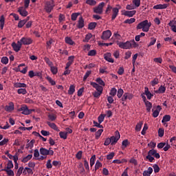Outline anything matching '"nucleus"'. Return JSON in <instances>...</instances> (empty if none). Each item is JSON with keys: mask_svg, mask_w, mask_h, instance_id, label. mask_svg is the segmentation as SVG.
Returning a JSON list of instances; mask_svg holds the SVG:
<instances>
[{"mask_svg": "<svg viewBox=\"0 0 176 176\" xmlns=\"http://www.w3.org/2000/svg\"><path fill=\"white\" fill-rule=\"evenodd\" d=\"M133 3L136 8H140L141 5V0H133Z\"/></svg>", "mask_w": 176, "mask_h": 176, "instance_id": "51", "label": "nucleus"}, {"mask_svg": "<svg viewBox=\"0 0 176 176\" xmlns=\"http://www.w3.org/2000/svg\"><path fill=\"white\" fill-rule=\"evenodd\" d=\"M124 23V24H133V23H135V19L131 18L130 19H126Z\"/></svg>", "mask_w": 176, "mask_h": 176, "instance_id": "43", "label": "nucleus"}, {"mask_svg": "<svg viewBox=\"0 0 176 176\" xmlns=\"http://www.w3.org/2000/svg\"><path fill=\"white\" fill-rule=\"evenodd\" d=\"M104 60L108 63H114L113 58H112V54L111 53H106L104 55Z\"/></svg>", "mask_w": 176, "mask_h": 176, "instance_id": "14", "label": "nucleus"}, {"mask_svg": "<svg viewBox=\"0 0 176 176\" xmlns=\"http://www.w3.org/2000/svg\"><path fill=\"white\" fill-rule=\"evenodd\" d=\"M44 60H45V63H46L47 64H48V65H49L50 67H52V65H53V62L50 61V59L49 58L45 57V58H44Z\"/></svg>", "mask_w": 176, "mask_h": 176, "instance_id": "58", "label": "nucleus"}, {"mask_svg": "<svg viewBox=\"0 0 176 176\" xmlns=\"http://www.w3.org/2000/svg\"><path fill=\"white\" fill-rule=\"evenodd\" d=\"M144 104L146 105L147 112H151V109H152V103L147 100Z\"/></svg>", "mask_w": 176, "mask_h": 176, "instance_id": "26", "label": "nucleus"}, {"mask_svg": "<svg viewBox=\"0 0 176 176\" xmlns=\"http://www.w3.org/2000/svg\"><path fill=\"white\" fill-rule=\"evenodd\" d=\"M35 144V140H32L30 143H28L26 145V149H28V148H30V149H32L34 148V144Z\"/></svg>", "mask_w": 176, "mask_h": 176, "instance_id": "36", "label": "nucleus"}, {"mask_svg": "<svg viewBox=\"0 0 176 176\" xmlns=\"http://www.w3.org/2000/svg\"><path fill=\"white\" fill-rule=\"evenodd\" d=\"M80 14V12H74L72 14L71 19L72 21H76V19H78V16H79Z\"/></svg>", "mask_w": 176, "mask_h": 176, "instance_id": "32", "label": "nucleus"}, {"mask_svg": "<svg viewBox=\"0 0 176 176\" xmlns=\"http://www.w3.org/2000/svg\"><path fill=\"white\" fill-rule=\"evenodd\" d=\"M1 171H6L7 175L9 176H14V172H13V170L11 169L3 168L1 170Z\"/></svg>", "mask_w": 176, "mask_h": 176, "instance_id": "24", "label": "nucleus"}, {"mask_svg": "<svg viewBox=\"0 0 176 176\" xmlns=\"http://www.w3.org/2000/svg\"><path fill=\"white\" fill-rule=\"evenodd\" d=\"M65 43H67V45H75V42L72 41L70 37H65Z\"/></svg>", "mask_w": 176, "mask_h": 176, "instance_id": "30", "label": "nucleus"}, {"mask_svg": "<svg viewBox=\"0 0 176 176\" xmlns=\"http://www.w3.org/2000/svg\"><path fill=\"white\" fill-rule=\"evenodd\" d=\"M19 112H21L23 115H30V113H32V112H35V109H28V107L27 106L22 107L20 109H19Z\"/></svg>", "mask_w": 176, "mask_h": 176, "instance_id": "7", "label": "nucleus"}, {"mask_svg": "<svg viewBox=\"0 0 176 176\" xmlns=\"http://www.w3.org/2000/svg\"><path fill=\"white\" fill-rule=\"evenodd\" d=\"M170 120H171V116L170 115H165L163 117L162 122V123H166V122H170Z\"/></svg>", "mask_w": 176, "mask_h": 176, "instance_id": "28", "label": "nucleus"}, {"mask_svg": "<svg viewBox=\"0 0 176 176\" xmlns=\"http://www.w3.org/2000/svg\"><path fill=\"white\" fill-rule=\"evenodd\" d=\"M135 13H137V11L135 10L125 11L122 14H124V16H127L128 17H133Z\"/></svg>", "mask_w": 176, "mask_h": 176, "instance_id": "20", "label": "nucleus"}, {"mask_svg": "<svg viewBox=\"0 0 176 176\" xmlns=\"http://www.w3.org/2000/svg\"><path fill=\"white\" fill-rule=\"evenodd\" d=\"M116 93H118V90H116V88H111L110 91V96H111L112 97H115V96H116Z\"/></svg>", "mask_w": 176, "mask_h": 176, "instance_id": "44", "label": "nucleus"}, {"mask_svg": "<svg viewBox=\"0 0 176 176\" xmlns=\"http://www.w3.org/2000/svg\"><path fill=\"white\" fill-rule=\"evenodd\" d=\"M48 118H49L50 120H51L52 122H54V120H56L57 119V116L54 114L48 115Z\"/></svg>", "mask_w": 176, "mask_h": 176, "instance_id": "54", "label": "nucleus"}, {"mask_svg": "<svg viewBox=\"0 0 176 176\" xmlns=\"http://www.w3.org/2000/svg\"><path fill=\"white\" fill-rule=\"evenodd\" d=\"M96 162V155H92V157L90 159V166L91 167H93L94 166V163Z\"/></svg>", "mask_w": 176, "mask_h": 176, "instance_id": "50", "label": "nucleus"}, {"mask_svg": "<svg viewBox=\"0 0 176 176\" xmlns=\"http://www.w3.org/2000/svg\"><path fill=\"white\" fill-rule=\"evenodd\" d=\"M2 64H8V63H9V58H8V57L6 56H3L1 58V60Z\"/></svg>", "mask_w": 176, "mask_h": 176, "instance_id": "52", "label": "nucleus"}, {"mask_svg": "<svg viewBox=\"0 0 176 176\" xmlns=\"http://www.w3.org/2000/svg\"><path fill=\"white\" fill-rule=\"evenodd\" d=\"M25 23H27V20H25V19L20 21L18 23L19 28H23V27H24V24H25Z\"/></svg>", "mask_w": 176, "mask_h": 176, "instance_id": "46", "label": "nucleus"}, {"mask_svg": "<svg viewBox=\"0 0 176 176\" xmlns=\"http://www.w3.org/2000/svg\"><path fill=\"white\" fill-rule=\"evenodd\" d=\"M120 139V133H119V131H116L115 132V136H111L110 138L111 145H116Z\"/></svg>", "mask_w": 176, "mask_h": 176, "instance_id": "4", "label": "nucleus"}, {"mask_svg": "<svg viewBox=\"0 0 176 176\" xmlns=\"http://www.w3.org/2000/svg\"><path fill=\"white\" fill-rule=\"evenodd\" d=\"M86 3L90 6H95L97 4V1L95 0H87Z\"/></svg>", "mask_w": 176, "mask_h": 176, "instance_id": "37", "label": "nucleus"}, {"mask_svg": "<svg viewBox=\"0 0 176 176\" xmlns=\"http://www.w3.org/2000/svg\"><path fill=\"white\" fill-rule=\"evenodd\" d=\"M158 135L159 137L162 138L163 135H164V129L160 128L158 130Z\"/></svg>", "mask_w": 176, "mask_h": 176, "instance_id": "53", "label": "nucleus"}, {"mask_svg": "<svg viewBox=\"0 0 176 176\" xmlns=\"http://www.w3.org/2000/svg\"><path fill=\"white\" fill-rule=\"evenodd\" d=\"M126 162H127V160H126V159H122V160H114L113 161V163H116V164H122V163H126Z\"/></svg>", "mask_w": 176, "mask_h": 176, "instance_id": "35", "label": "nucleus"}, {"mask_svg": "<svg viewBox=\"0 0 176 176\" xmlns=\"http://www.w3.org/2000/svg\"><path fill=\"white\" fill-rule=\"evenodd\" d=\"M18 12L23 17H27V16H28V12L25 10V8H24V7H19L18 8Z\"/></svg>", "mask_w": 176, "mask_h": 176, "instance_id": "11", "label": "nucleus"}, {"mask_svg": "<svg viewBox=\"0 0 176 176\" xmlns=\"http://www.w3.org/2000/svg\"><path fill=\"white\" fill-rule=\"evenodd\" d=\"M113 14L111 16V20H115L116 19L118 14H119V8H112Z\"/></svg>", "mask_w": 176, "mask_h": 176, "instance_id": "17", "label": "nucleus"}, {"mask_svg": "<svg viewBox=\"0 0 176 176\" xmlns=\"http://www.w3.org/2000/svg\"><path fill=\"white\" fill-rule=\"evenodd\" d=\"M3 25H5V16L1 15L0 17V28L1 30H3Z\"/></svg>", "mask_w": 176, "mask_h": 176, "instance_id": "27", "label": "nucleus"}, {"mask_svg": "<svg viewBox=\"0 0 176 176\" xmlns=\"http://www.w3.org/2000/svg\"><path fill=\"white\" fill-rule=\"evenodd\" d=\"M117 45L120 47V49H131V47L133 46V44H131V42L126 41L125 43L124 42H118Z\"/></svg>", "mask_w": 176, "mask_h": 176, "instance_id": "3", "label": "nucleus"}, {"mask_svg": "<svg viewBox=\"0 0 176 176\" xmlns=\"http://www.w3.org/2000/svg\"><path fill=\"white\" fill-rule=\"evenodd\" d=\"M85 27V20H83V17L80 16L78 21L77 28L81 29Z\"/></svg>", "mask_w": 176, "mask_h": 176, "instance_id": "15", "label": "nucleus"}, {"mask_svg": "<svg viewBox=\"0 0 176 176\" xmlns=\"http://www.w3.org/2000/svg\"><path fill=\"white\" fill-rule=\"evenodd\" d=\"M104 131V129H99L98 131L96 132V139L98 140L100 137H101V134H102V132Z\"/></svg>", "mask_w": 176, "mask_h": 176, "instance_id": "38", "label": "nucleus"}, {"mask_svg": "<svg viewBox=\"0 0 176 176\" xmlns=\"http://www.w3.org/2000/svg\"><path fill=\"white\" fill-rule=\"evenodd\" d=\"M151 39V41L150 42L149 45H148V47H149V46H153V45H155V43H156L155 38L152 37Z\"/></svg>", "mask_w": 176, "mask_h": 176, "instance_id": "63", "label": "nucleus"}, {"mask_svg": "<svg viewBox=\"0 0 176 176\" xmlns=\"http://www.w3.org/2000/svg\"><path fill=\"white\" fill-rule=\"evenodd\" d=\"M32 159V154H29L28 156L23 158L22 162L23 163H27L28 160H31Z\"/></svg>", "mask_w": 176, "mask_h": 176, "instance_id": "34", "label": "nucleus"}, {"mask_svg": "<svg viewBox=\"0 0 176 176\" xmlns=\"http://www.w3.org/2000/svg\"><path fill=\"white\" fill-rule=\"evenodd\" d=\"M105 116H107L106 114L100 115L98 118V123H102V122H104V119H105Z\"/></svg>", "mask_w": 176, "mask_h": 176, "instance_id": "39", "label": "nucleus"}, {"mask_svg": "<svg viewBox=\"0 0 176 176\" xmlns=\"http://www.w3.org/2000/svg\"><path fill=\"white\" fill-rule=\"evenodd\" d=\"M96 54H97V51L96 50H90L89 52H88V56H96Z\"/></svg>", "mask_w": 176, "mask_h": 176, "instance_id": "59", "label": "nucleus"}, {"mask_svg": "<svg viewBox=\"0 0 176 176\" xmlns=\"http://www.w3.org/2000/svg\"><path fill=\"white\" fill-rule=\"evenodd\" d=\"M12 47L14 49V52H20V49H21V42L17 41V43L13 42L12 43Z\"/></svg>", "mask_w": 176, "mask_h": 176, "instance_id": "10", "label": "nucleus"}, {"mask_svg": "<svg viewBox=\"0 0 176 176\" xmlns=\"http://www.w3.org/2000/svg\"><path fill=\"white\" fill-rule=\"evenodd\" d=\"M74 93H75V85H70L69 89L68 90V94L71 96L74 94Z\"/></svg>", "mask_w": 176, "mask_h": 176, "instance_id": "33", "label": "nucleus"}, {"mask_svg": "<svg viewBox=\"0 0 176 176\" xmlns=\"http://www.w3.org/2000/svg\"><path fill=\"white\" fill-rule=\"evenodd\" d=\"M40 153L43 156H47V155H50V156H53L54 155V151L52 150V148H50L49 150L42 147L40 148Z\"/></svg>", "mask_w": 176, "mask_h": 176, "instance_id": "2", "label": "nucleus"}, {"mask_svg": "<svg viewBox=\"0 0 176 176\" xmlns=\"http://www.w3.org/2000/svg\"><path fill=\"white\" fill-rule=\"evenodd\" d=\"M104 6H105V3H100L98 6L94 8V12L97 14H102Z\"/></svg>", "mask_w": 176, "mask_h": 176, "instance_id": "6", "label": "nucleus"}, {"mask_svg": "<svg viewBox=\"0 0 176 176\" xmlns=\"http://www.w3.org/2000/svg\"><path fill=\"white\" fill-rule=\"evenodd\" d=\"M5 111H6V112H12V111H14V104L12 102H10L8 105L5 107Z\"/></svg>", "mask_w": 176, "mask_h": 176, "instance_id": "12", "label": "nucleus"}, {"mask_svg": "<svg viewBox=\"0 0 176 176\" xmlns=\"http://www.w3.org/2000/svg\"><path fill=\"white\" fill-rule=\"evenodd\" d=\"M111 35L112 32H111V30L104 31L101 36V39H103V41H107V39H109L111 38Z\"/></svg>", "mask_w": 176, "mask_h": 176, "instance_id": "8", "label": "nucleus"}, {"mask_svg": "<svg viewBox=\"0 0 176 176\" xmlns=\"http://www.w3.org/2000/svg\"><path fill=\"white\" fill-rule=\"evenodd\" d=\"M91 85L97 90L98 92L102 93V90H104L102 86L99 85L96 82H91Z\"/></svg>", "mask_w": 176, "mask_h": 176, "instance_id": "13", "label": "nucleus"}, {"mask_svg": "<svg viewBox=\"0 0 176 176\" xmlns=\"http://www.w3.org/2000/svg\"><path fill=\"white\" fill-rule=\"evenodd\" d=\"M109 144H111V138H106L104 145L105 146H108V145H109Z\"/></svg>", "mask_w": 176, "mask_h": 176, "instance_id": "64", "label": "nucleus"}, {"mask_svg": "<svg viewBox=\"0 0 176 176\" xmlns=\"http://www.w3.org/2000/svg\"><path fill=\"white\" fill-rule=\"evenodd\" d=\"M128 146H129V140H124V141H122V149H124V148H127Z\"/></svg>", "mask_w": 176, "mask_h": 176, "instance_id": "48", "label": "nucleus"}, {"mask_svg": "<svg viewBox=\"0 0 176 176\" xmlns=\"http://www.w3.org/2000/svg\"><path fill=\"white\" fill-rule=\"evenodd\" d=\"M166 92V87H163L162 85H161L158 90L157 91H155V93H157V94H163V93H165Z\"/></svg>", "mask_w": 176, "mask_h": 176, "instance_id": "23", "label": "nucleus"}, {"mask_svg": "<svg viewBox=\"0 0 176 176\" xmlns=\"http://www.w3.org/2000/svg\"><path fill=\"white\" fill-rule=\"evenodd\" d=\"M97 27V23L91 22L88 25V30H94Z\"/></svg>", "mask_w": 176, "mask_h": 176, "instance_id": "29", "label": "nucleus"}, {"mask_svg": "<svg viewBox=\"0 0 176 176\" xmlns=\"http://www.w3.org/2000/svg\"><path fill=\"white\" fill-rule=\"evenodd\" d=\"M47 80L52 86H55L56 85V81H54L53 79H52L50 76L47 77Z\"/></svg>", "mask_w": 176, "mask_h": 176, "instance_id": "61", "label": "nucleus"}, {"mask_svg": "<svg viewBox=\"0 0 176 176\" xmlns=\"http://www.w3.org/2000/svg\"><path fill=\"white\" fill-rule=\"evenodd\" d=\"M14 87H16V89H19V87H27V85L25 83L15 82L14 84Z\"/></svg>", "mask_w": 176, "mask_h": 176, "instance_id": "25", "label": "nucleus"}, {"mask_svg": "<svg viewBox=\"0 0 176 176\" xmlns=\"http://www.w3.org/2000/svg\"><path fill=\"white\" fill-rule=\"evenodd\" d=\"M123 89H119L118 90V94H117V96L118 97V98H121L122 96H123Z\"/></svg>", "mask_w": 176, "mask_h": 176, "instance_id": "62", "label": "nucleus"}, {"mask_svg": "<svg viewBox=\"0 0 176 176\" xmlns=\"http://www.w3.org/2000/svg\"><path fill=\"white\" fill-rule=\"evenodd\" d=\"M159 83V78H155L151 81L152 86H156Z\"/></svg>", "mask_w": 176, "mask_h": 176, "instance_id": "60", "label": "nucleus"}, {"mask_svg": "<svg viewBox=\"0 0 176 176\" xmlns=\"http://www.w3.org/2000/svg\"><path fill=\"white\" fill-rule=\"evenodd\" d=\"M153 173V168L149 167L147 170L143 172V176H151V174Z\"/></svg>", "mask_w": 176, "mask_h": 176, "instance_id": "22", "label": "nucleus"}, {"mask_svg": "<svg viewBox=\"0 0 176 176\" xmlns=\"http://www.w3.org/2000/svg\"><path fill=\"white\" fill-rule=\"evenodd\" d=\"M25 170L28 174H34V172L32 171V169H31V168H25V170H23V174H26Z\"/></svg>", "mask_w": 176, "mask_h": 176, "instance_id": "56", "label": "nucleus"}, {"mask_svg": "<svg viewBox=\"0 0 176 176\" xmlns=\"http://www.w3.org/2000/svg\"><path fill=\"white\" fill-rule=\"evenodd\" d=\"M59 135H60V138H63V140H67V132L60 131L59 133Z\"/></svg>", "mask_w": 176, "mask_h": 176, "instance_id": "45", "label": "nucleus"}, {"mask_svg": "<svg viewBox=\"0 0 176 176\" xmlns=\"http://www.w3.org/2000/svg\"><path fill=\"white\" fill-rule=\"evenodd\" d=\"M100 167H102V164L98 160L95 164V171H97Z\"/></svg>", "mask_w": 176, "mask_h": 176, "instance_id": "49", "label": "nucleus"}, {"mask_svg": "<svg viewBox=\"0 0 176 176\" xmlns=\"http://www.w3.org/2000/svg\"><path fill=\"white\" fill-rule=\"evenodd\" d=\"M22 45H31L32 43V39L31 38L23 37L20 41Z\"/></svg>", "mask_w": 176, "mask_h": 176, "instance_id": "9", "label": "nucleus"}, {"mask_svg": "<svg viewBox=\"0 0 176 176\" xmlns=\"http://www.w3.org/2000/svg\"><path fill=\"white\" fill-rule=\"evenodd\" d=\"M4 168H6L7 170H10V168H13V162H12V160L8 161L7 164V167Z\"/></svg>", "mask_w": 176, "mask_h": 176, "instance_id": "47", "label": "nucleus"}, {"mask_svg": "<svg viewBox=\"0 0 176 176\" xmlns=\"http://www.w3.org/2000/svg\"><path fill=\"white\" fill-rule=\"evenodd\" d=\"M146 130H148V124H144V126L141 132L142 135H145V134H146Z\"/></svg>", "mask_w": 176, "mask_h": 176, "instance_id": "57", "label": "nucleus"}, {"mask_svg": "<svg viewBox=\"0 0 176 176\" xmlns=\"http://www.w3.org/2000/svg\"><path fill=\"white\" fill-rule=\"evenodd\" d=\"M47 124L49 126L51 127L53 130H55V131H60V129H58V127H57V125L53 122H47Z\"/></svg>", "mask_w": 176, "mask_h": 176, "instance_id": "21", "label": "nucleus"}, {"mask_svg": "<svg viewBox=\"0 0 176 176\" xmlns=\"http://www.w3.org/2000/svg\"><path fill=\"white\" fill-rule=\"evenodd\" d=\"M152 23L148 20H144L139 23L136 27V30H142L143 32H148L149 28H151Z\"/></svg>", "mask_w": 176, "mask_h": 176, "instance_id": "1", "label": "nucleus"}, {"mask_svg": "<svg viewBox=\"0 0 176 176\" xmlns=\"http://www.w3.org/2000/svg\"><path fill=\"white\" fill-rule=\"evenodd\" d=\"M96 81L97 83H98V85H100V86H105V82H104V80H102V79H101V78H96Z\"/></svg>", "mask_w": 176, "mask_h": 176, "instance_id": "42", "label": "nucleus"}, {"mask_svg": "<svg viewBox=\"0 0 176 176\" xmlns=\"http://www.w3.org/2000/svg\"><path fill=\"white\" fill-rule=\"evenodd\" d=\"M17 93H18V94H23L24 96V95L27 94V89H23V88L19 89L17 90Z\"/></svg>", "mask_w": 176, "mask_h": 176, "instance_id": "41", "label": "nucleus"}, {"mask_svg": "<svg viewBox=\"0 0 176 176\" xmlns=\"http://www.w3.org/2000/svg\"><path fill=\"white\" fill-rule=\"evenodd\" d=\"M168 25L171 28V30L173 31V32H176V21H170L168 23Z\"/></svg>", "mask_w": 176, "mask_h": 176, "instance_id": "19", "label": "nucleus"}, {"mask_svg": "<svg viewBox=\"0 0 176 176\" xmlns=\"http://www.w3.org/2000/svg\"><path fill=\"white\" fill-rule=\"evenodd\" d=\"M50 67H51V72L53 74V75H56L57 72H58V69H57L56 67H54L53 65Z\"/></svg>", "mask_w": 176, "mask_h": 176, "instance_id": "40", "label": "nucleus"}, {"mask_svg": "<svg viewBox=\"0 0 176 176\" xmlns=\"http://www.w3.org/2000/svg\"><path fill=\"white\" fill-rule=\"evenodd\" d=\"M170 4H157L153 7V9H167Z\"/></svg>", "mask_w": 176, "mask_h": 176, "instance_id": "16", "label": "nucleus"}, {"mask_svg": "<svg viewBox=\"0 0 176 176\" xmlns=\"http://www.w3.org/2000/svg\"><path fill=\"white\" fill-rule=\"evenodd\" d=\"M53 8H54V1L51 0L50 1H47L45 5V10L47 13H50L52 10H53Z\"/></svg>", "mask_w": 176, "mask_h": 176, "instance_id": "5", "label": "nucleus"}, {"mask_svg": "<svg viewBox=\"0 0 176 176\" xmlns=\"http://www.w3.org/2000/svg\"><path fill=\"white\" fill-rule=\"evenodd\" d=\"M144 94H146L148 100H151L153 97V94L149 91V88L147 87H144Z\"/></svg>", "mask_w": 176, "mask_h": 176, "instance_id": "18", "label": "nucleus"}, {"mask_svg": "<svg viewBox=\"0 0 176 176\" xmlns=\"http://www.w3.org/2000/svg\"><path fill=\"white\" fill-rule=\"evenodd\" d=\"M153 168L154 170V173H159L160 171V168L159 167V165L154 164L153 166Z\"/></svg>", "mask_w": 176, "mask_h": 176, "instance_id": "55", "label": "nucleus"}, {"mask_svg": "<svg viewBox=\"0 0 176 176\" xmlns=\"http://www.w3.org/2000/svg\"><path fill=\"white\" fill-rule=\"evenodd\" d=\"M142 124H144V122L142 121H140L139 123L137 124L135 130L136 131H141V129L142 127Z\"/></svg>", "mask_w": 176, "mask_h": 176, "instance_id": "31", "label": "nucleus"}]
</instances>
